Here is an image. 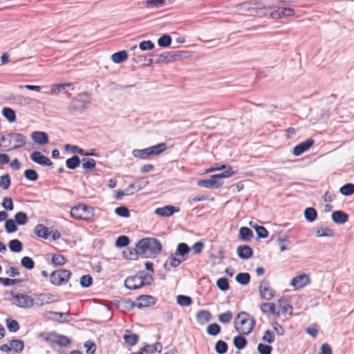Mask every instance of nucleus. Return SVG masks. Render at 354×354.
Masks as SVG:
<instances>
[{
    "label": "nucleus",
    "instance_id": "obj_1",
    "mask_svg": "<svg viewBox=\"0 0 354 354\" xmlns=\"http://www.w3.org/2000/svg\"><path fill=\"white\" fill-rule=\"evenodd\" d=\"M138 253L145 255H156L162 250L160 242L155 238H145L140 240L136 244Z\"/></svg>",
    "mask_w": 354,
    "mask_h": 354
},
{
    "label": "nucleus",
    "instance_id": "obj_2",
    "mask_svg": "<svg viewBox=\"0 0 354 354\" xmlns=\"http://www.w3.org/2000/svg\"><path fill=\"white\" fill-rule=\"evenodd\" d=\"M254 318L245 312L239 313L234 319V327L241 334L248 335L252 332L255 325Z\"/></svg>",
    "mask_w": 354,
    "mask_h": 354
},
{
    "label": "nucleus",
    "instance_id": "obj_3",
    "mask_svg": "<svg viewBox=\"0 0 354 354\" xmlns=\"http://www.w3.org/2000/svg\"><path fill=\"white\" fill-rule=\"evenodd\" d=\"M1 147L7 151L22 147L26 144V137L21 133H10L1 138Z\"/></svg>",
    "mask_w": 354,
    "mask_h": 354
},
{
    "label": "nucleus",
    "instance_id": "obj_4",
    "mask_svg": "<svg viewBox=\"0 0 354 354\" xmlns=\"http://www.w3.org/2000/svg\"><path fill=\"white\" fill-rule=\"evenodd\" d=\"M71 216L76 220H84L86 221H93L95 213L92 207L79 203L73 207L70 212Z\"/></svg>",
    "mask_w": 354,
    "mask_h": 354
},
{
    "label": "nucleus",
    "instance_id": "obj_5",
    "mask_svg": "<svg viewBox=\"0 0 354 354\" xmlns=\"http://www.w3.org/2000/svg\"><path fill=\"white\" fill-rule=\"evenodd\" d=\"M11 302L21 308H30L35 306L34 298L25 293L12 294Z\"/></svg>",
    "mask_w": 354,
    "mask_h": 354
},
{
    "label": "nucleus",
    "instance_id": "obj_6",
    "mask_svg": "<svg viewBox=\"0 0 354 354\" xmlns=\"http://www.w3.org/2000/svg\"><path fill=\"white\" fill-rule=\"evenodd\" d=\"M72 273L66 269H59L53 271L50 275V283L55 286H62L68 283Z\"/></svg>",
    "mask_w": 354,
    "mask_h": 354
},
{
    "label": "nucleus",
    "instance_id": "obj_7",
    "mask_svg": "<svg viewBox=\"0 0 354 354\" xmlns=\"http://www.w3.org/2000/svg\"><path fill=\"white\" fill-rule=\"evenodd\" d=\"M151 279V277H148L147 275L143 276L140 273L139 275L127 277L124 281V284L128 289L135 290L140 288L146 284H149V282L147 281V279Z\"/></svg>",
    "mask_w": 354,
    "mask_h": 354
},
{
    "label": "nucleus",
    "instance_id": "obj_8",
    "mask_svg": "<svg viewBox=\"0 0 354 354\" xmlns=\"http://www.w3.org/2000/svg\"><path fill=\"white\" fill-rule=\"evenodd\" d=\"M35 306L39 307L46 304L55 303L59 301L57 295L51 293H41L35 295Z\"/></svg>",
    "mask_w": 354,
    "mask_h": 354
},
{
    "label": "nucleus",
    "instance_id": "obj_9",
    "mask_svg": "<svg viewBox=\"0 0 354 354\" xmlns=\"http://www.w3.org/2000/svg\"><path fill=\"white\" fill-rule=\"evenodd\" d=\"M310 283V278L309 275L306 273H302L293 277L290 284L295 288V289L298 290L303 288Z\"/></svg>",
    "mask_w": 354,
    "mask_h": 354
},
{
    "label": "nucleus",
    "instance_id": "obj_10",
    "mask_svg": "<svg viewBox=\"0 0 354 354\" xmlns=\"http://www.w3.org/2000/svg\"><path fill=\"white\" fill-rule=\"evenodd\" d=\"M261 297L266 300L272 299L274 296V290L270 287L268 281H263L259 286Z\"/></svg>",
    "mask_w": 354,
    "mask_h": 354
},
{
    "label": "nucleus",
    "instance_id": "obj_11",
    "mask_svg": "<svg viewBox=\"0 0 354 354\" xmlns=\"http://www.w3.org/2000/svg\"><path fill=\"white\" fill-rule=\"evenodd\" d=\"M278 306L279 308L281 310V313L283 314H288L291 315L292 314V306L290 304V297L288 296H282L279 299Z\"/></svg>",
    "mask_w": 354,
    "mask_h": 354
},
{
    "label": "nucleus",
    "instance_id": "obj_12",
    "mask_svg": "<svg viewBox=\"0 0 354 354\" xmlns=\"http://www.w3.org/2000/svg\"><path fill=\"white\" fill-rule=\"evenodd\" d=\"M30 158L32 161L41 165L50 166L53 165L52 161L39 151H34L32 153Z\"/></svg>",
    "mask_w": 354,
    "mask_h": 354
},
{
    "label": "nucleus",
    "instance_id": "obj_13",
    "mask_svg": "<svg viewBox=\"0 0 354 354\" xmlns=\"http://www.w3.org/2000/svg\"><path fill=\"white\" fill-rule=\"evenodd\" d=\"M314 144L313 139H308L306 141L301 142L295 146L293 149V154L296 156H300L304 152L308 150Z\"/></svg>",
    "mask_w": 354,
    "mask_h": 354
},
{
    "label": "nucleus",
    "instance_id": "obj_14",
    "mask_svg": "<svg viewBox=\"0 0 354 354\" xmlns=\"http://www.w3.org/2000/svg\"><path fill=\"white\" fill-rule=\"evenodd\" d=\"M87 103L80 100L79 97H75L69 104L68 109L71 112L82 111L86 109Z\"/></svg>",
    "mask_w": 354,
    "mask_h": 354
},
{
    "label": "nucleus",
    "instance_id": "obj_15",
    "mask_svg": "<svg viewBox=\"0 0 354 354\" xmlns=\"http://www.w3.org/2000/svg\"><path fill=\"white\" fill-rule=\"evenodd\" d=\"M178 208H176L172 205H166L162 207L157 208L155 210V213L160 216L168 217L171 216L174 212H178Z\"/></svg>",
    "mask_w": 354,
    "mask_h": 354
},
{
    "label": "nucleus",
    "instance_id": "obj_16",
    "mask_svg": "<svg viewBox=\"0 0 354 354\" xmlns=\"http://www.w3.org/2000/svg\"><path fill=\"white\" fill-rule=\"evenodd\" d=\"M138 301L137 306L138 308H144L154 305L156 299L150 295H141L138 298Z\"/></svg>",
    "mask_w": 354,
    "mask_h": 354
},
{
    "label": "nucleus",
    "instance_id": "obj_17",
    "mask_svg": "<svg viewBox=\"0 0 354 354\" xmlns=\"http://www.w3.org/2000/svg\"><path fill=\"white\" fill-rule=\"evenodd\" d=\"M238 256L243 259H248L252 256V249L245 245H239L236 250Z\"/></svg>",
    "mask_w": 354,
    "mask_h": 354
},
{
    "label": "nucleus",
    "instance_id": "obj_18",
    "mask_svg": "<svg viewBox=\"0 0 354 354\" xmlns=\"http://www.w3.org/2000/svg\"><path fill=\"white\" fill-rule=\"evenodd\" d=\"M33 141L39 145H44L48 142V134L42 131H35L32 133Z\"/></svg>",
    "mask_w": 354,
    "mask_h": 354
},
{
    "label": "nucleus",
    "instance_id": "obj_19",
    "mask_svg": "<svg viewBox=\"0 0 354 354\" xmlns=\"http://www.w3.org/2000/svg\"><path fill=\"white\" fill-rule=\"evenodd\" d=\"M123 338L127 344L132 346L137 344L139 336L136 333H132L130 330H126Z\"/></svg>",
    "mask_w": 354,
    "mask_h": 354
},
{
    "label": "nucleus",
    "instance_id": "obj_20",
    "mask_svg": "<svg viewBox=\"0 0 354 354\" xmlns=\"http://www.w3.org/2000/svg\"><path fill=\"white\" fill-rule=\"evenodd\" d=\"M35 234L39 238L47 239L50 232L47 227L43 224H38L34 229Z\"/></svg>",
    "mask_w": 354,
    "mask_h": 354
},
{
    "label": "nucleus",
    "instance_id": "obj_21",
    "mask_svg": "<svg viewBox=\"0 0 354 354\" xmlns=\"http://www.w3.org/2000/svg\"><path fill=\"white\" fill-rule=\"evenodd\" d=\"M162 349V344L160 342H158L151 345L147 344V345L144 346L141 348V351H142V353L145 352L147 353L153 354L156 352L160 353Z\"/></svg>",
    "mask_w": 354,
    "mask_h": 354
},
{
    "label": "nucleus",
    "instance_id": "obj_22",
    "mask_svg": "<svg viewBox=\"0 0 354 354\" xmlns=\"http://www.w3.org/2000/svg\"><path fill=\"white\" fill-rule=\"evenodd\" d=\"M196 317L197 322L200 324L203 325L210 321L212 315L208 310H201L197 313Z\"/></svg>",
    "mask_w": 354,
    "mask_h": 354
},
{
    "label": "nucleus",
    "instance_id": "obj_23",
    "mask_svg": "<svg viewBox=\"0 0 354 354\" xmlns=\"http://www.w3.org/2000/svg\"><path fill=\"white\" fill-rule=\"evenodd\" d=\"M295 13L292 8H283L281 10H278L274 12H271L270 15L272 18H281L283 17L292 16Z\"/></svg>",
    "mask_w": 354,
    "mask_h": 354
},
{
    "label": "nucleus",
    "instance_id": "obj_24",
    "mask_svg": "<svg viewBox=\"0 0 354 354\" xmlns=\"http://www.w3.org/2000/svg\"><path fill=\"white\" fill-rule=\"evenodd\" d=\"M148 149L149 151L150 156H156L165 151L167 149V146L165 143L161 142L156 145L149 147Z\"/></svg>",
    "mask_w": 354,
    "mask_h": 354
},
{
    "label": "nucleus",
    "instance_id": "obj_25",
    "mask_svg": "<svg viewBox=\"0 0 354 354\" xmlns=\"http://www.w3.org/2000/svg\"><path fill=\"white\" fill-rule=\"evenodd\" d=\"M332 218L335 223L343 224L348 221V216L342 211H335L332 214Z\"/></svg>",
    "mask_w": 354,
    "mask_h": 354
},
{
    "label": "nucleus",
    "instance_id": "obj_26",
    "mask_svg": "<svg viewBox=\"0 0 354 354\" xmlns=\"http://www.w3.org/2000/svg\"><path fill=\"white\" fill-rule=\"evenodd\" d=\"M190 251V248L187 243H181L178 245L177 250L175 252L176 256H180V258L187 259V254Z\"/></svg>",
    "mask_w": 354,
    "mask_h": 354
},
{
    "label": "nucleus",
    "instance_id": "obj_27",
    "mask_svg": "<svg viewBox=\"0 0 354 354\" xmlns=\"http://www.w3.org/2000/svg\"><path fill=\"white\" fill-rule=\"evenodd\" d=\"M260 309L263 313H268L279 316V313L276 311V305L274 303H263L260 306Z\"/></svg>",
    "mask_w": 354,
    "mask_h": 354
},
{
    "label": "nucleus",
    "instance_id": "obj_28",
    "mask_svg": "<svg viewBox=\"0 0 354 354\" xmlns=\"http://www.w3.org/2000/svg\"><path fill=\"white\" fill-rule=\"evenodd\" d=\"M252 237L253 232L250 228L247 227H242L239 229V239L242 241H249L252 239Z\"/></svg>",
    "mask_w": 354,
    "mask_h": 354
},
{
    "label": "nucleus",
    "instance_id": "obj_29",
    "mask_svg": "<svg viewBox=\"0 0 354 354\" xmlns=\"http://www.w3.org/2000/svg\"><path fill=\"white\" fill-rule=\"evenodd\" d=\"M128 58L127 53L125 50H121L113 53L111 59L114 63L119 64L126 61Z\"/></svg>",
    "mask_w": 354,
    "mask_h": 354
},
{
    "label": "nucleus",
    "instance_id": "obj_30",
    "mask_svg": "<svg viewBox=\"0 0 354 354\" xmlns=\"http://www.w3.org/2000/svg\"><path fill=\"white\" fill-rule=\"evenodd\" d=\"M73 83H66V84H52L50 86V93L51 95H57L62 90L65 89L66 87L73 86Z\"/></svg>",
    "mask_w": 354,
    "mask_h": 354
},
{
    "label": "nucleus",
    "instance_id": "obj_31",
    "mask_svg": "<svg viewBox=\"0 0 354 354\" xmlns=\"http://www.w3.org/2000/svg\"><path fill=\"white\" fill-rule=\"evenodd\" d=\"M132 154L135 158L140 159H147L150 157L149 151L148 148L144 149H134Z\"/></svg>",
    "mask_w": 354,
    "mask_h": 354
},
{
    "label": "nucleus",
    "instance_id": "obj_32",
    "mask_svg": "<svg viewBox=\"0 0 354 354\" xmlns=\"http://www.w3.org/2000/svg\"><path fill=\"white\" fill-rule=\"evenodd\" d=\"M3 116L10 122H13L16 120V114L15 111L9 107L3 108L2 111Z\"/></svg>",
    "mask_w": 354,
    "mask_h": 354
},
{
    "label": "nucleus",
    "instance_id": "obj_33",
    "mask_svg": "<svg viewBox=\"0 0 354 354\" xmlns=\"http://www.w3.org/2000/svg\"><path fill=\"white\" fill-rule=\"evenodd\" d=\"M233 342L234 346L239 350L243 349L247 344L246 339L242 335L234 337Z\"/></svg>",
    "mask_w": 354,
    "mask_h": 354
},
{
    "label": "nucleus",
    "instance_id": "obj_34",
    "mask_svg": "<svg viewBox=\"0 0 354 354\" xmlns=\"http://www.w3.org/2000/svg\"><path fill=\"white\" fill-rule=\"evenodd\" d=\"M7 328L10 332L15 333L19 329V324L17 321L11 318H7L6 319Z\"/></svg>",
    "mask_w": 354,
    "mask_h": 354
},
{
    "label": "nucleus",
    "instance_id": "obj_35",
    "mask_svg": "<svg viewBox=\"0 0 354 354\" xmlns=\"http://www.w3.org/2000/svg\"><path fill=\"white\" fill-rule=\"evenodd\" d=\"M304 216L307 221L313 222L317 216V211L313 207H308L304 211Z\"/></svg>",
    "mask_w": 354,
    "mask_h": 354
},
{
    "label": "nucleus",
    "instance_id": "obj_36",
    "mask_svg": "<svg viewBox=\"0 0 354 354\" xmlns=\"http://www.w3.org/2000/svg\"><path fill=\"white\" fill-rule=\"evenodd\" d=\"M9 248L12 252H19L22 250V243L18 239H13L9 242Z\"/></svg>",
    "mask_w": 354,
    "mask_h": 354
},
{
    "label": "nucleus",
    "instance_id": "obj_37",
    "mask_svg": "<svg viewBox=\"0 0 354 354\" xmlns=\"http://www.w3.org/2000/svg\"><path fill=\"white\" fill-rule=\"evenodd\" d=\"M316 235L318 237L333 236L334 232L328 227H320L316 230Z\"/></svg>",
    "mask_w": 354,
    "mask_h": 354
},
{
    "label": "nucleus",
    "instance_id": "obj_38",
    "mask_svg": "<svg viewBox=\"0 0 354 354\" xmlns=\"http://www.w3.org/2000/svg\"><path fill=\"white\" fill-rule=\"evenodd\" d=\"M67 261L66 257L59 254H55L52 256V263L57 266L64 265Z\"/></svg>",
    "mask_w": 354,
    "mask_h": 354
},
{
    "label": "nucleus",
    "instance_id": "obj_39",
    "mask_svg": "<svg viewBox=\"0 0 354 354\" xmlns=\"http://www.w3.org/2000/svg\"><path fill=\"white\" fill-rule=\"evenodd\" d=\"M186 258L182 259L178 258L177 256L171 255L169 259L167 261L166 264H169L170 266L173 268L178 267L183 261H185Z\"/></svg>",
    "mask_w": 354,
    "mask_h": 354
},
{
    "label": "nucleus",
    "instance_id": "obj_40",
    "mask_svg": "<svg viewBox=\"0 0 354 354\" xmlns=\"http://www.w3.org/2000/svg\"><path fill=\"white\" fill-rule=\"evenodd\" d=\"M236 280L242 285H247L250 280V275L248 272L239 273L236 276Z\"/></svg>",
    "mask_w": 354,
    "mask_h": 354
},
{
    "label": "nucleus",
    "instance_id": "obj_41",
    "mask_svg": "<svg viewBox=\"0 0 354 354\" xmlns=\"http://www.w3.org/2000/svg\"><path fill=\"white\" fill-rule=\"evenodd\" d=\"M227 344L223 340H218L215 345V351L218 354H224L227 351Z\"/></svg>",
    "mask_w": 354,
    "mask_h": 354
},
{
    "label": "nucleus",
    "instance_id": "obj_42",
    "mask_svg": "<svg viewBox=\"0 0 354 354\" xmlns=\"http://www.w3.org/2000/svg\"><path fill=\"white\" fill-rule=\"evenodd\" d=\"M80 163V160L79 157H77L76 156L67 159L66 161V167L68 169H75L77 167L79 166Z\"/></svg>",
    "mask_w": 354,
    "mask_h": 354
},
{
    "label": "nucleus",
    "instance_id": "obj_43",
    "mask_svg": "<svg viewBox=\"0 0 354 354\" xmlns=\"http://www.w3.org/2000/svg\"><path fill=\"white\" fill-rule=\"evenodd\" d=\"M221 326L216 324L213 323L209 324L207 328V332L209 335L216 336L221 332Z\"/></svg>",
    "mask_w": 354,
    "mask_h": 354
},
{
    "label": "nucleus",
    "instance_id": "obj_44",
    "mask_svg": "<svg viewBox=\"0 0 354 354\" xmlns=\"http://www.w3.org/2000/svg\"><path fill=\"white\" fill-rule=\"evenodd\" d=\"M11 350L16 353L21 352L24 348V342L21 340L14 339L10 342Z\"/></svg>",
    "mask_w": 354,
    "mask_h": 354
},
{
    "label": "nucleus",
    "instance_id": "obj_45",
    "mask_svg": "<svg viewBox=\"0 0 354 354\" xmlns=\"http://www.w3.org/2000/svg\"><path fill=\"white\" fill-rule=\"evenodd\" d=\"M339 191L343 195H351L354 193V185L352 183L346 184L340 188Z\"/></svg>",
    "mask_w": 354,
    "mask_h": 354
},
{
    "label": "nucleus",
    "instance_id": "obj_46",
    "mask_svg": "<svg viewBox=\"0 0 354 354\" xmlns=\"http://www.w3.org/2000/svg\"><path fill=\"white\" fill-rule=\"evenodd\" d=\"M233 317L232 313L230 310L221 313L218 315V321L223 324H228L230 322Z\"/></svg>",
    "mask_w": 354,
    "mask_h": 354
},
{
    "label": "nucleus",
    "instance_id": "obj_47",
    "mask_svg": "<svg viewBox=\"0 0 354 354\" xmlns=\"http://www.w3.org/2000/svg\"><path fill=\"white\" fill-rule=\"evenodd\" d=\"M177 302L179 305L182 306H188L191 305L192 302V299L189 296L185 295H178L177 297Z\"/></svg>",
    "mask_w": 354,
    "mask_h": 354
},
{
    "label": "nucleus",
    "instance_id": "obj_48",
    "mask_svg": "<svg viewBox=\"0 0 354 354\" xmlns=\"http://www.w3.org/2000/svg\"><path fill=\"white\" fill-rule=\"evenodd\" d=\"M225 169H226L223 173L213 175V177H219V178H229L236 173V171H232V169L230 165L226 166Z\"/></svg>",
    "mask_w": 354,
    "mask_h": 354
},
{
    "label": "nucleus",
    "instance_id": "obj_49",
    "mask_svg": "<svg viewBox=\"0 0 354 354\" xmlns=\"http://www.w3.org/2000/svg\"><path fill=\"white\" fill-rule=\"evenodd\" d=\"M21 263L23 267L26 269L31 270L35 266L34 261L29 257H24L21 260Z\"/></svg>",
    "mask_w": 354,
    "mask_h": 354
},
{
    "label": "nucleus",
    "instance_id": "obj_50",
    "mask_svg": "<svg viewBox=\"0 0 354 354\" xmlns=\"http://www.w3.org/2000/svg\"><path fill=\"white\" fill-rule=\"evenodd\" d=\"M15 222L19 225H24L28 221V217L26 213L23 212H18L15 216Z\"/></svg>",
    "mask_w": 354,
    "mask_h": 354
},
{
    "label": "nucleus",
    "instance_id": "obj_51",
    "mask_svg": "<svg viewBox=\"0 0 354 354\" xmlns=\"http://www.w3.org/2000/svg\"><path fill=\"white\" fill-rule=\"evenodd\" d=\"M250 225H252L251 223ZM251 226L255 229L257 235L260 238H267L268 236V232L263 226H259L257 225Z\"/></svg>",
    "mask_w": 354,
    "mask_h": 354
},
{
    "label": "nucleus",
    "instance_id": "obj_52",
    "mask_svg": "<svg viewBox=\"0 0 354 354\" xmlns=\"http://www.w3.org/2000/svg\"><path fill=\"white\" fill-rule=\"evenodd\" d=\"M95 160L93 158L82 159V167L84 169L91 170L95 168Z\"/></svg>",
    "mask_w": 354,
    "mask_h": 354
},
{
    "label": "nucleus",
    "instance_id": "obj_53",
    "mask_svg": "<svg viewBox=\"0 0 354 354\" xmlns=\"http://www.w3.org/2000/svg\"><path fill=\"white\" fill-rule=\"evenodd\" d=\"M171 43V38L169 35H163L158 40V44L161 47H168Z\"/></svg>",
    "mask_w": 354,
    "mask_h": 354
},
{
    "label": "nucleus",
    "instance_id": "obj_54",
    "mask_svg": "<svg viewBox=\"0 0 354 354\" xmlns=\"http://www.w3.org/2000/svg\"><path fill=\"white\" fill-rule=\"evenodd\" d=\"M10 185V178L8 174L0 176V187L3 189H7Z\"/></svg>",
    "mask_w": 354,
    "mask_h": 354
},
{
    "label": "nucleus",
    "instance_id": "obj_55",
    "mask_svg": "<svg viewBox=\"0 0 354 354\" xmlns=\"http://www.w3.org/2000/svg\"><path fill=\"white\" fill-rule=\"evenodd\" d=\"M5 228L8 233L15 232L17 230L16 222L12 219H8L6 221Z\"/></svg>",
    "mask_w": 354,
    "mask_h": 354
},
{
    "label": "nucleus",
    "instance_id": "obj_56",
    "mask_svg": "<svg viewBox=\"0 0 354 354\" xmlns=\"http://www.w3.org/2000/svg\"><path fill=\"white\" fill-rule=\"evenodd\" d=\"M216 285L223 291L227 290L230 288L228 281L225 277L219 278L216 281Z\"/></svg>",
    "mask_w": 354,
    "mask_h": 354
},
{
    "label": "nucleus",
    "instance_id": "obj_57",
    "mask_svg": "<svg viewBox=\"0 0 354 354\" xmlns=\"http://www.w3.org/2000/svg\"><path fill=\"white\" fill-rule=\"evenodd\" d=\"M24 176L27 179L32 181H36L39 178L37 173L31 169H26L24 171Z\"/></svg>",
    "mask_w": 354,
    "mask_h": 354
},
{
    "label": "nucleus",
    "instance_id": "obj_58",
    "mask_svg": "<svg viewBox=\"0 0 354 354\" xmlns=\"http://www.w3.org/2000/svg\"><path fill=\"white\" fill-rule=\"evenodd\" d=\"M257 350L260 354H271L272 347L271 346L260 343L258 344Z\"/></svg>",
    "mask_w": 354,
    "mask_h": 354
},
{
    "label": "nucleus",
    "instance_id": "obj_59",
    "mask_svg": "<svg viewBox=\"0 0 354 354\" xmlns=\"http://www.w3.org/2000/svg\"><path fill=\"white\" fill-rule=\"evenodd\" d=\"M160 57H162L167 62H172L180 57V55L176 53H165L160 55Z\"/></svg>",
    "mask_w": 354,
    "mask_h": 354
},
{
    "label": "nucleus",
    "instance_id": "obj_60",
    "mask_svg": "<svg viewBox=\"0 0 354 354\" xmlns=\"http://www.w3.org/2000/svg\"><path fill=\"white\" fill-rule=\"evenodd\" d=\"M129 239L127 236L122 235L117 239L115 245L119 248L125 247L129 245Z\"/></svg>",
    "mask_w": 354,
    "mask_h": 354
},
{
    "label": "nucleus",
    "instance_id": "obj_61",
    "mask_svg": "<svg viewBox=\"0 0 354 354\" xmlns=\"http://www.w3.org/2000/svg\"><path fill=\"white\" fill-rule=\"evenodd\" d=\"M262 339L263 340V342H267L268 344L273 343L274 342V336L273 333L270 330H266L262 337Z\"/></svg>",
    "mask_w": 354,
    "mask_h": 354
},
{
    "label": "nucleus",
    "instance_id": "obj_62",
    "mask_svg": "<svg viewBox=\"0 0 354 354\" xmlns=\"http://www.w3.org/2000/svg\"><path fill=\"white\" fill-rule=\"evenodd\" d=\"M139 48L142 50H150L154 48V44L150 40L142 41L140 43Z\"/></svg>",
    "mask_w": 354,
    "mask_h": 354
},
{
    "label": "nucleus",
    "instance_id": "obj_63",
    "mask_svg": "<svg viewBox=\"0 0 354 354\" xmlns=\"http://www.w3.org/2000/svg\"><path fill=\"white\" fill-rule=\"evenodd\" d=\"M93 279L89 274L84 275L80 279V284L82 286L87 288L92 284Z\"/></svg>",
    "mask_w": 354,
    "mask_h": 354
},
{
    "label": "nucleus",
    "instance_id": "obj_64",
    "mask_svg": "<svg viewBox=\"0 0 354 354\" xmlns=\"http://www.w3.org/2000/svg\"><path fill=\"white\" fill-rule=\"evenodd\" d=\"M115 212L122 217H129L130 216L129 211L127 207L121 206L115 208Z\"/></svg>",
    "mask_w": 354,
    "mask_h": 354
}]
</instances>
